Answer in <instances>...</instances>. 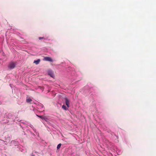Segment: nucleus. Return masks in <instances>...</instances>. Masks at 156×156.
Returning <instances> with one entry per match:
<instances>
[{
	"mask_svg": "<svg viewBox=\"0 0 156 156\" xmlns=\"http://www.w3.org/2000/svg\"><path fill=\"white\" fill-rule=\"evenodd\" d=\"M16 65L15 63L11 62L8 65V67L10 69H12L15 68Z\"/></svg>",
	"mask_w": 156,
	"mask_h": 156,
	"instance_id": "nucleus-1",
	"label": "nucleus"
},
{
	"mask_svg": "<svg viewBox=\"0 0 156 156\" xmlns=\"http://www.w3.org/2000/svg\"><path fill=\"white\" fill-rule=\"evenodd\" d=\"M43 60L50 62H52L53 61L52 59L51 58L47 56H44Z\"/></svg>",
	"mask_w": 156,
	"mask_h": 156,
	"instance_id": "nucleus-2",
	"label": "nucleus"
},
{
	"mask_svg": "<svg viewBox=\"0 0 156 156\" xmlns=\"http://www.w3.org/2000/svg\"><path fill=\"white\" fill-rule=\"evenodd\" d=\"M65 103L68 108L69 107V101L68 99L67 98H65Z\"/></svg>",
	"mask_w": 156,
	"mask_h": 156,
	"instance_id": "nucleus-3",
	"label": "nucleus"
},
{
	"mask_svg": "<svg viewBox=\"0 0 156 156\" xmlns=\"http://www.w3.org/2000/svg\"><path fill=\"white\" fill-rule=\"evenodd\" d=\"M37 116L42 119L46 120L47 119L46 117L44 115H37Z\"/></svg>",
	"mask_w": 156,
	"mask_h": 156,
	"instance_id": "nucleus-4",
	"label": "nucleus"
},
{
	"mask_svg": "<svg viewBox=\"0 0 156 156\" xmlns=\"http://www.w3.org/2000/svg\"><path fill=\"white\" fill-rule=\"evenodd\" d=\"M40 62V60L39 59L37 60H34V63H35L36 65H37L39 64Z\"/></svg>",
	"mask_w": 156,
	"mask_h": 156,
	"instance_id": "nucleus-5",
	"label": "nucleus"
},
{
	"mask_svg": "<svg viewBox=\"0 0 156 156\" xmlns=\"http://www.w3.org/2000/svg\"><path fill=\"white\" fill-rule=\"evenodd\" d=\"M32 101V100L30 98H27L26 99V101L27 103H31V102Z\"/></svg>",
	"mask_w": 156,
	"mask_h": 156,
	"instance_id": "nucleus-6",
	"label": "nucleus"
},
{
	"mask_svg": "<svg viewBox=\"0 0 156 156\" xmlns=\"http://www.w3.org/2000/svg\"><path fill=\"white\" fill-rule=\"evenodd\" d=\"M62 108L65 111H66L68 109V108H67L66 106L64 105L62 106Z\"/></svg>",
	"mask_w": 156,
	"mask_h": 156,
	"instance_id": "nucleus-7",
	"label": "nucleus"
},
{
	"mask_svg": "<svg viewBox=\"0 0 156 156\" xmlns=\"http://www.w3.org/2000/svg\"><path fill=\"white\" fill-rule=\"evenodd\" d=\"M61 146V144H59L58 145H57V149H59Z\"/></svg>",
	"mask_w": 156,
	"mask_h": 156,
	"instance_id": "nucleus-8",
	"label": "nucleus"
},
{
	"mask_svg": "<svg viewBox=\"0 0 156 156\" xmlns=\"http://www.w3.org/2000/svg\"><path fill=\"white\" fill-rule=\"evenodd\" d=\"M38 38L40 40V39H44V37H39Z\"/></svg>",
	"mask_w": 156,
	"mask_h": 156,
	"instance_id": "nucleus-9",
	"label": "nucleus"
},
{
	"mask_svg": "<svg viewBox=\"0 0 156 156\" xmlns=\"http://www.w3.org/2000/svg\"><path fill=\"white\" fill-rule=\"evenodd\" d=\"M49 75L50 76H51L52 77V75L51 74H50V73H49Z\"/></svg>",
	"mask_w": 156,
	"mask_h": 156,
	"instance_id": "nucleus-10",
	"label": "nucleus"
},
{
	"mask_svg": "<svg viewBox=\"0 0 156 156\" xmlns=\"http://www.w3.org/2000/svg\"><path fill=\"white\" fill-rule=\"evenodd\" d=\"M32 156H34V155H32Z\"/></svg>",
	"mask_w": 156,
	"mask_h": 156,
	"instance_id": "nucleus-11",
	"label": "nucleus"
}]
</instances>
